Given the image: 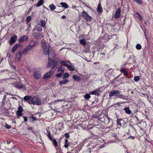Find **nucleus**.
<instances>
[{
    "label": "nucleus",
    "instance_id": "obj_55",
    "mask_svg": "<svg viewBox=\"0 0 153 153\" xmlns=\"http://www.w3.org/2000/svg\"><path fill=\"white\" fill-rule=\"evenodd\" d=\"M23 117L24 120V122H27V117L25 116H23Z\"/></svg>",
    "mask_w": 153,
    "mask_h": 153
},
{
    "label": "nucleus",
    "instance_id": "obj_29",
    "mask_svg": "<svg viewBox=\"0 0 153 153\" xmlns=\"http://www.w3.org/2000/svg\"><path fill=\"white\" fill-rule=\"evenodd\" d=\"M44 2L43 0H39L36 4V7H39L43 4Z\"/></svg>",
    "mask_w": 153,
    "mask_h": 153
},
{
    "label": "nucleus",
    "instance_id": "obj_58",
    "mask_svg": "<svg viewBox=\"0 0 153 153\" xmlns=\"http://www.w3.org/2000/svg\"><path fill=\"white\" fill-rule=\"evenodd\" d=\"M117 104L119 105V104L118 103H117L116 104H113L111 106H114L115 107H116L115 106Z\"/></svg>",
    "mask_w": 153,
    "mask_h": 153
},
{
    "label": "nucleus",
    "instance_id": "obj_52",
    "mask_svg": "<svg viewBox=\"0 0 153 153\" xmlns=\"http://www.w3.org/2000/svg\"><path fill=\"white\" fill-rule=\"evenodd\" d=\"M10 65L11 66V68L13 69H15L16 68V67L15 66L13 65L12 63H9Z\"/></svg>",
    "mask_w": 153,
    "mask_h": 153
},
{
    "label": "nucleus",
    "instance_id": "obj_64",
    "mask_svg": "<svg viewBox=\"0 0 153 153\" xmlns=\"http://www.w3.org/2000/svg\"><path fill=\"white\" fill-rule=\"evenodd\" d=\"M145 37H146V39H147V36L146 35V34H145Z\"/></svg>",
    "mask_w": 153,
    "mask_h": 153
},
{
    "label": "nucleus",
    "instance_id": "obj_3",
    "mask_svg": "<svg viewBox=\"0 0 153 153\" xmlns=\"http://www.w3.org/2000/svg\"><path fill=\"white\" fill-rule=\"evenodd\" d=\"M57 65V63L55 62H53V63L52 64L51 66H52V67L51 71L47 72L43 75V78L44 79H46V78H48L51 75L53 74V71L56 69L55 67Z\"/></svg>",
    "mask_w": 153,
    "mask_h": 153
},
{
    "label": "nucleus",
    "instance_id": "obj_62",
    "mask_svg": "<svg viewBox=\"0 0 153 153\" xmlns=\"http://www.w3.org/2000/svg\"><path fill=\"white\" fill-rule=\"evenodd\" d=\"M16 123V121L15 120H13V121L12 122V123Z\"/></svg>",
    "mask_w": 153,
    "mask_h": 153
},
{
    "label": "nucleus",
    "instance_id": "obj_42",
    "mask_svg": "<svg viewBox=\"0 0 153 153\" xmlns=\"http://www.w3.org/2000/svg\"><path fill=\"white\" fill-rule=\"evenodd\" d=\"M69 76V74L67 73L64 74L63 78V79L68 78Z\"/></svg>",
    "mask_w": 153,
    "mask_h": 153
},
{
    "label": "nucleus",
    "instance_id": "obj_60",
    "mask_svg": "<svg viewBox=\"0 0 153 153\" xmlns=\"http://www.w3.org/2000/svg\"><path fill=\"white\" fill-rule=\"evenodd\" d=\"M65 18L66 16H63L61 17V18L63 19H65Z\"/></svg>",
    "mask_w": 153,
    "mask_h": 153
},
{
    "label": "nucleus",
    "instance_id": "obj_26",
    "mask_svg": "<svg viewBox=\"0 0 153 153\" xmlns=\"http://www.w3.org/2000/svg\"><path fill=\"white\" fill-rule=\"evenodd\" d=\"M49 7L51 11H53L56 9V6L53 4L50 5Z\"/></svg>",
    "mask_w": 153,
    "mask_h": 153
},
{
    "label": "nucleus",
    "instance_id": "obj_34",
    "mask_svg": "<svg viewBox=\"0 0 153 153\" xmlns=\"http://www.w3.org/2000/svg\"><path fill=\"white\" fill-rule=\"evenodd\" d=\"M64 71V68L62 67V65H61L58 68V71L59 72L61 71V72H62L63 73V72Z\"/></svg>",
    "mask_w": 153,
    "mask_h": 153
},
{
    "label": "nucleus",
    "instance_id": "obj_47",
    "mask_svg": "<svg viewBox=\"0 0 153 153\" xmlns=\"http://www.w3.org/2000/svg\"><path fill=\"white\" fill-rule=\"evenodd\" d=\"M63 73L62 72H61L60 73L56 74V76L57 77H60L63 74Z\"/></svg>",
    "mask_w": 153,
    "mask_h": 153
},
{
    "label": "nucleus",
    "instance_id": "obj_59",
    "mask_svg": "<svg viewBox=\"0 0 153 153\" xmlns=\"http://www.w3.org/2000/svg\"><path fill=\"white\" fill-rule=\"evenodd\" d=\"M128 139H131L132 138V139H134V137L132 136H130L128 137Z\"/></svg>",
    "mask_w": 153,
    "mask_h": 153
},
{
    "label": "nucleus",
    "instance_id": "obj_61",
    "mask_svg": "<svg viewBox=\"0 0 153 153\" xmlns=\"http://www.w3.org/2000/svg\"><path fill=\"white\" fill-rule=\"evenodd\" d=\"M6 96L4 95L3 97V100H5V99H6Z\"/></svg>",
    "mask_w": 153,
    "mask_h": 153
},
{
    "label": "nucleus",
    "instance_id": "obj_49",
    "mask_svg": "<svg viewBox=\"0 0 153 153\" xmlns=\"http://www.w3.org/2000/svg\"><path fill=\"white\" fill-rule=\"evenodd\" d=\"M17 111H19V112H22L23 110L22 107L21 106H19L18 110Z\"/></svg>",
    "mask_w": 153,
    "mask_h": 153
},
{
    "label": "nucleus",
    "instance_id": "obj_30",
    "mask_svg": "<svg viewBox=\"0 0 153 153\" xmlns=\"http://www.w3.org/2000/svg\"><path fill=\"white\" fill-rule=\"evenodd\" d=\"M126 113L128 114H130L131 113V111L129 109V108L128 107H126L125 108L123 109Z\"/></svg>",
    "mask_w": 153,
    "mask_h": 153
},
{
    "label": "nucleus",
    "instance_id": "obj_17",
    "mask_svg": "<svg viewBox=\"0 0 153 153\" xmlns=\"http://www.w3.org/2000/svg\"><path fill=\"white\" fill-rule=\"evenodd\" d=\"M46 22L43 19H41L40 22L38 23V25L41 26L42 27H44L45 26Z\"/></svg>",
    "mask_w": 153,
    "mask_h": 153
},
{
    "label": "nucleus",
    "instance_id": "obj_57",
    "mask_svg": "<svg viewBox=\"0 0 153 153\" xmlns=\"http://www.w3.org/2000/svg\"><path fill=\"white\" fill-rule=\"evenodd\" d=\"M121 71L123 72H124L126 70V69L125 68H122L121 69Z\"/></svg>",
    "mask_w": 153,
    "mask_h": 153
},
{
    "label": "nucleus",
    "instance_id": "obj_22",
    "mask_svg": "<svg viewBox=\"0 0 153 153\" xmlns=\"http://www.w3.org/2000/svg\"><path fill=\"white\" fill-rule=\"evenodd\" d=\"M97 11L100 13H102L103 11L101 5L99 3L98 5L97 9Z\"/></svg>",
    "mask_w": 153,
    "mask_h": 153
},
{
    "label": "nucleus",
    "instance_id": "obj_54",
    "mask_svg": "<svg viewBox=\"0 0 153 153\" xmlns=\"http://www.w3.org/2000/svg\"><path fill=\"white\" fill-rule=\"evenodd\" d=\"M65 138H68L69 137V134L68 133H65Z\"/></svg>",
    "mask_w": 153,
    "mask_h": 153
},
{
    "label": "nucleus",
    "instance_id": "obj_4",
    "mask_svg": "<svg viewBox=\"0 0 153 153\" xmlns=\"http://www.w3.org/2000/svg\"><path fill=\"white\" fill-rule=\"evenodd\" d=\"M28 102L30 104H32L39 105L41 104V102L39 98L35 96L32 97L31 101H29Z\"/></svg>",
    "mask_w": 153,
    "mask_h": 153
},
{
    "label": "nucleus",
    "instance_id": "obj_33",
    "mask_svg": "<svg viewBox=\"0 0 153 153\" xmlns=\"http://www.w3.org/2000/svg\"><path fill=\"white\" fill-rule=\"evenodd\" d=\"M67 67L68 68L70 71H73L74 70V68L71 65H70L69 64H68Z\"/></svg>",
    "mask_w": 153,
    "mask_h": 153
},
{
    "label": "nucleus",
    "instance_id": "obj_16",
    "mask_svg": "<svg viewBox=\"0 0 153 153\" xmlns=\"http://www.w3.org/2000/svg\"><path fill=\"white\" fill-rule=\"evenodd\" d=\"M101 92V91L99 90H94L90 93V94L98 96L99 94V93Z\"/></svg>",
    "mask_w": 153,
    "mask_h": 153
},
{
    "label": "nucleus",
    "instance_id": "obj_18",
    "mask_svg": "<svg viewBox=\"0 0 153 153\" xmlns=\"http://www.w3.org/2000/svg\"><path fill=\"white\" fill-rule=\"evenodd\" d=\"M136 19L139 21H141L142 19V18L141 15L139 13L136 12L135 13V15Z\"/></svg>",
    "mask_w": 153,
    "mask_h": 153
},
{
    "label": "nucleus",
    "instance_id": "obj_56",
    "mask_svg": "<svg viewBox=\"0 0 153 153\" xmlns=\"http://www.w3.org/2000/svg\"><path fill=\"white\" fill-rule=\"evenodd\" d=\"M123 73V74L127 76L128 75V73L127 71L126 70L125 72H124Z\"/></svg>",
    "mask_w": 153,
    "mask_h": 153
},
{
    "label": "nucleus",
    "instance_id": "obj_36",
    "mask_svg": "<svg viewBox=\"0 0 153 153\" xmlns=\"http://www.w3.org/2000/svg\"><path fill=\"white\" fill-rule=\"evenodd\" d=\"M69 146V143L67 140H65L64 146L65 148H67Z\"/></svg>",
    "mask_w": 153,
    "mask_h": 153
},
{
    "label": "nucleus",
    "instance_id": "obj_44",
    "mask_svg": "<svg viewBox=\"0 0 153 153\" xmlns=\"http://www.w3.org/2000/svg\"><path fill=\"white\" fill-rule=\"evenodd\" d=\"M57 152L56 153H63L60 148H58L56 149Z\"/></svg>",
    "mask_w": 153,
    "mask_h": 153
},
{
    "label": "nucleus",
    "instance_id": "obj_9",
    "mask_svg": "<svg viewBox=\"0 0 153 153\" xmlns=\"http://www.w3.org/2000/svg\"><path fill=\"white\" fill-rule=\"evenodd\" d=\"M82 16L84 18L86 21H90L91 19V17L85 11L83 10L82 13Z\"/></svg>",
    "mask_w": 153,
    "mask_h": 153
},
{
    "label": "nucleus",
    "instance_id": "obj_25",
    "mask_svg": "<svg viewBox=\"0 0 153 153\" xmlns=\"http://www.w3.org/2000/svg\"><path fill=\"white\" fill-rule=\"evenodd\" d=\"M113 136L114 137H115L116 139V140H113L111 141V143H117L120 141L118 138H117V135L116 134H114V135Z\"/></svg>",
    "mask_w": 153,
    "mask_h": 153
},
{
    "label": "nucleus",
    "instance_id": "obj_21",
    "mask_svg": "<svg viewBox=\"0 0 153 153\" xmlns=\"http://www.w3.org/2000/svg\"><path fill=\"white\" fill-rule=\"evenodd\" d=\"M60 63L61 64V65L62 66H67V65L68 64V63L70 64V62H66L64 60H61L60 62Z\"/></svg>",
    "mask_w": 153,
    "mask_h": 153
},
{
    "label": "nucleus",
    "instance_id": "obj_14",
    "mask_svg": "<svg viewBox=\"0 0 153 153\" xmlns=\"http://www.w3.org/2000/svg\"><path fill=\"white\" fill-rule=\"evenodd\" d=\"M28 37L26 35H24L21 36L19 39V42H23L26 41L27 40Z\"/></svg>",
    "mask_w": 153,
    "mask_h": 153
},
{
    "label": "nucleus",
    "instance_id": "obj_63",
    "mask_svg": "<svg viewBox=\"0 0 153 153\" xmlns=\"http://www.w3.org/2000/svg\"><path fill=\"white\" fill-rule=\"evenodd\" d=\"M76 6H73V7H72V8H76Z\"/></svg>",
    "mask_w": 153,
    "mask_h": 153
},
{
    "label": "nucleus",
    "instance_id": "obj_48",
    "mask_svg": "<svg viewBox=\"0 0 153 153\" xmlns=\"http://www.w3.org/2000/svg\"><path fill=\"white\" fill-rule=\"evenodd\" d=\"M121 119H118L117 120V124L118 125V126H121Z\"/></svg>",
    "mask_w": 153,
    "mask_h": 153
},
{
    "label": "nucleus",
    "instance_id": "obj_41",
    "mask_svg": "<svg viewBox=\"0 0 153 153\" xmlns=\"http://www.w3.org/2000/svg\"><path fill=\"white\" fill-rule=\"evenodd\" d=\"M136 48L138 50H140L142 48V46L140 44H137L136 46Z\"/></svg>",
    "mask_w": 153,
    "mask_h": 153
},
{
    "label": "nucleus",
    "instance_id": "obj_43",
    "mask_svg": "<svg viewBox=\"0 0 153 153\" xmlns=\"http://www.w3.org/2000/svg\"><path fill=\"white\" fill-rule=\"evenodd\" d=\"M134 1L139 4H141L143 3L142 0H134Z\"/></svg>",
    "mask_w": 153,
    "mask_h": 153
},
{
    "label": "nucleus",
    "instance_id": "obj_50",
    "mask_svg": "<svg viewBox=\"0 0 153 153\" xmlns=\"http://www.w3.org/2000/svg\"><path fill=\"white\" fill-rule=\"evenodd\" d=\"M124 97H125V96L124 95H121V94L119 95V94H118L117 97L124 99Z\"/></svg>",
    "mask_w": 153,
    "mask_h": 153
},
{
    "label": "nucleus",
    "instance_id": "obj_39",
    "mask_svg": "<svg viewBox=\"0 0 153 153\" xmlns=\"http://www.w3.org/2000/svg\"><path fill=\"white\" fill-rule=\"evenodd\" d=\"M90 94H86L84 96V98L85 99H88L91 97V96H90Z\"/></svg>",
    "mask_w": 153,
    "mask_h": 153
},
{
    "label": "nucleus",
    "instance_id": "obj_35",
    "mask_svg": "<svg viewBox=\"0 0 153 153\" xmlns=\"http://www.w3.org/2000/svg\"><path fill=\"white\" fill-rule=\"evenodd\" d=\"M17 115V117L19 118L20 116H22L23 114V113L22 112H19V111H17L16 112Z\"/></svg>",
    "mask_w": 153,
    "mask_h": 153
},
{
    "label": "nucleus",
    "instance_id": "obj_8",
    "mask_svg": "<svg viewBox=\"0 0 153 153\" xmlns=\"http://www.w3.org/2000/svg\"><path fill=\"white\" fill-rule=\"evenodd\" d=\"M121 93V91L118 90H113L111 91L109 94V96L111 97L113 96L116 97H117L118 94Z\"/></svg>",
    "mask_w": 153,
    "mask_h": 153
},
{
    "label": "nucleus",
    "instance_id": "obj_53",
    "mask_svg": "<svg viewBox=\"0 0 153 153\" xmlns=\"http://www.w3.org/2000/svg\"><path fill=\"white\" fill-rule=\"evenodd\" d=\"M106 145L105 144H104L102 145V146H100L99 147L100 148H102L105 146Z\"/></svg>",
    "mask_w": 153,
    "mask_h": 153
},
{
    "label": "nucleus",
    "instance_id": "obj_23",
    "mask_svg": "<svg viewBox=\"0 0 153 153\" xmlns=\"http://www.w3.org/2000/svg\"><path fill=\"white\" fill-rule=\"evenodd\" d=\"M73 79L75 81L78 82L80 80V77L76 75H74L73 76Z\"/></svg>",
    "mask_w": 153,
    "mask_h": 153
},
{
    "label": "nucleus",
    "instance_id": "obj_32",
    "mask_svg": "<svg viewBox=\"0 0 153 153\" xmlns=\"http://www.w3.org/2000/svg\"><path fill=\"white\" fill-rule=\"evenodd\" d=\"M60 4L62 6V7H64L65 8H67L68 7V6L65 3L61 2Z\"/></svg>",
    "mask_w": 153,
    "mask_h": 153
},
{
    "label": "nucleus",
    "instance_id": "obj_13",
    "mask_svg": "<svg viewBox=\"0 0 153 153\" xmlns=\"http://www.w3.org/2000/svg\"><path fill=\"white\" fill-rule=\"evenodd\" d=\"M22 53V51H20L16 54L15 59L16 62H19L20 61Z\"/></svg>",
    "mask_w": 153,
    "mask_h": 153
},
{
    "label": "nucleus",
    "instance_id": "obj_12",
    "mask_svg": "<svg viewBox=\"0 0 153 153\" xmlns=\"http://www.w3.org/2000/svg\"><path fill=\"white\" fill-rule=\"evenodd\" d=\"M33 35L34 36L35 39H40L43 36L42 33L37 32H33Z\"/></svg>",
    "mask_w": 153,
    "mask_h": 153
},
{
    "label": "nucleus",
    "instance_id": "obj_10",
    "mask_svg": "<svg viewBox=\"0 0 153 153\" xmlns=\"http://www.w3.org/2000/svg\"><path fill=\"white\" fill-rule=\"evenodd\" d=\"M79 42L82 45L85 46V48H86V52H88L89 51L90 46L88 44H86L84 39L80 40H79Z\"/></svg>",
    "mask_w": 153,
    "mask_h": 153
},
{
    "label": "nucleus",
    "instance_id": "obj_24",
    "mask_svg": "<svg viewBox=\"0 0 153 153\" xmlns=\"http://www.w3.org/2000/svg\"><path fill=\"white\" fill-rule=\"evenodd\" d=\"M68 82V79H65L63 80L60 81L59 82V83L61 85H62L64 84H65Z\"/></svg>",
    "mask_w": 153,
    "mask_h": 153
},
{
    "label": "nucleus",
    "instance_id": "obj_19",
    "mask_svg": "<svg viewBox=\"0 0 153 153\" xmlns=\"http://www.w3.org/2000/svg\"><path fill=\"white\" fill-rule=\"evenodd\" d=\"M20 46V45L19 43H17L15 44L13 46L11 52L12 53L14 52L17 48Z\"/></svg>",
    "mask_w": 153,
    "mask_h": 153
},
{
    "label": "nucleus",
    "instance_id": "obj_28",
    "mask_svg": "<svg viewBox=\"0 0 153 153\" xmlns=\"http://www.w3.org/2000/svg\"><path fill=\"white\" fill-rule=\"evenodd\" d=\"M32 97L31 96H26L24 97L23 99L25 101H27L31 100Z\"/></svg>",
    "mask_w": 153,
    "mask_h": 153
},
{
    "label": "nucleus",
    "instance_id": "obj_40",
    "mask_svg": "<svg viewBox=\"0 0 153 153\" xmlns=\"http://www.w3.org/2000/svg\"><path fill=\"white\" fill-rule=\"evenodd\" d=\"M65 101V99H58L57 100H56L55 101H53L51 103L52 104H53L54 102H63Z\"/></svg>",
    "mask_w": 153,
    "mask_h": 153
},
{
    "label": "nucleus",
    "instance_id": "obj_45",
    "mask_svg": "<svg viewBox=\"0 0 153 153\" xmlns=\"http://www.w3.org/2000/svg\"><path fill=\"white\" fill-rule=\"evenodd\" d=\"M31 19V17L30 16H28L27 18L26 21L27 22H28L30 21Z\"/></svg>",
    "mask_w": 153,
    "mask_h": 153
},
{
    "label": "nucleus",
    "instance_id": "obj_51",
    "mask_svg": "<svg viewBox=\"0 0 153 153\" xmlns=\"http://www.w3.org/2000/svg\"><path fill=\"white\" fill-rule=\"evenodd\" d=\"M5 127L8 129H9L11 128V126L6 123L5 124Z\"/></svg>",
    "mask_w": 153,
    "mask_h": 153
},
{
    "label": "nucleus",
    "instance_id": "obj_15",
    "mask_svg": "<svg viewBox=\"0 0 153 153\" xmlns=\"http://www.w3.org/2000/svg\"><path fill=\"white\" fill-rule=\"evenodd\" d=\"M17 36L16 35H15L11 37L10 41V43L11 45H12L15 42L17 39Z\"/></svg>",
    "mask_w": 153,
    "mask_h": 153
},
{
    "label": "nucleus",
    "instance_id": "obj_20",
    "mask_svg": "<svg viewBox=\"0 0 153 153\" xmlns=\"http://www.w3.org/2000/svg\"><path fill=\"white\" fill-rule=\"evenodd\" d=\"M120 9H118L116 11L115 15V18H118L120 16Z\"/></svg>",
    "mask_w": 153,
    "mask_h": 153
},
{
    "label": "nucleus",
    "instance_id": "obj_46",
    "mask_svg": "<svg viewBox=\"0 0 153 153\" xmlns=\"http://www.w3.org/2000/svg\"><path fill=\"white\" fill-rule=\"evenodd\" d=\"M140 79L139 76H134V81L137 82Z\"/></svg>",
    "mask_w": 153,
    "mask_h": 153
},
{
    "label": "nucleus",
    "instance_id": "obj_31",
    "mask_svg": "<svg viewBox=\"0 0 153 153\" xmlns=\"http://www.w3.org/2000/svg\"><path fill=\"white\" fill-rule=\"evenodd\" d=\"M46 134L48 137L51 140H52V138L51 137V134L50 131L47 130Z\"/></svg>",
    "mask_w": 153,
    "mask_h": 153
},
{
    "label": "nucleus",
    "instance_id": "obj_6",
    "mask_svg": "<svg viewBox=\"0 0 153 153\" xmlns=\"http://www.w3.org/2000/svg\"><path fill=\"white\" fill-rule=\"evenodd\" d=\"M12 85L14 87L19 89H22L23 90L25 89V85L22 84L20 81L12 83Z\"/></svg>",
    "mask_w": 153,
    "mask_h": 153
},
{
    "label": "nucleus",
    "instance_id": "obj_2",
    "mask_svg": "<svg viewBox=\"0 0 153 153\" xmlns=\"http://www.w3.org/2000/svg\"><path fill=\"white\" fill-rule=\"evenodd\" d=\"M38 42L37 41L33 40L31 41L22 51V54H24L28 51L35 47L38 44Z\"/></svg>",
    "mask_w": 153,
    "mask_h": 153
},
{
    "label": "nucleus",
    "instance_id": "obj_38",
    "mask_svg": "<svg viewBox=\"0 0 153 153\" xmlns=\"http://www.w3.org/2000/svg\"><path fill=\"white\" fill-rule=\"evenodd\" d=\"M51 141L53 142V144L54 146L55 147H56L57 145V142L56 141V140L55 139H53V140L52 139V140H51Z\"/></svg>",
    "mask_w": 153,
    "mask_h": 153
},
{
    "label": "nucleus",
    "instance_id": "obj_37",
    "mask_svg": "<svg viewBox=\"0 0 153 153\" xmlns=\"http://www.w3.org/2000/svg\"><path fill=\"white\" fill-rule=\"evenodd\" d=\"M29 119L30 121L32 122L33 121L36 120V118L33 116L29 117Z\"/></svg>",
    "mask_w": 153,
    "mask_h": 153
},
{
    "label": "nucleus",
    "instance_id": "obj_7",
    "mask_svg": "<svg viewBox=\"0 0 153 153\" xmlns=\"http://www.w3.org/2000/svg\"><path fill=\"white\" fill-rule=\"evenodd\" d=\"M33 71L34 72L33 76L35 79H39L42 76L40 72L39 71L36 70L35 68H34L33 69Z\"/></svg>",
    "mask_w": 153,
    "mask_h": 153
},
{
    "label": "nucleus",
    "instance_id": "obj_27",
    "mask_svg": "<svg viewBox=\"0 0 153 153\" xmlns=\"http://www.w3.org/2000/svg\"><path fill=\"white\" fill-rule=\"evenodd\" d=\"M42 30V27L38 26H36L34 28L33 30H36L38 31H41Z\"/></svg>",
    "mask_w": 153,
    "mask_h": 153
},
{
    "label": "nucleus",
    "instance_id": "obj_11",
    "mask_svg": "<svg viewBox=\"0 0 153 153\" xmlns=\"http://www.w3.org/2000/svg\"><path fill=\"white\" fill-rule=\"evenodd\" d=\"M92 137H93L94 138L97 140H98L97 141V142H96L97 144L95 145L96 146L99 145L101 143H102L104 142V140L102 138H100L98 136L93 134H92Z\"/></svg>",
    "mask_w": 153,
    "mask_h": 153
},
{
    "label": "nucleus",
    "instance_id": "obj_1",
    "mask_svg": "<svg viewBox=\"0 0 153 153\" xmlns=\"http://www.w3.org/2000/svg\"><path fill=\"white\" fill-rule=\"evenodd\" d=\"M42 47L44 48V53L45 55H48V62L47 65V67L48 68L51 66L52 64L54 62V59L55 58V54L53 50L51 51L48 46L45 45H42Z\"/></svg>",
    "mask_w": 153,
    "mask_h": 153
},
{
    "label": "nucleus",
    "instance_id": "obj_5",
    "mask_svg": "<svg viewBox=\"0 0 153 153\" xmlns=\"http://www.w3.org/2000/svg\"><path fill=\"white\" fill-rule=\"evenodd\" d=\"M102 114L103 115L102 117H99V120L101 122L104 123V124L105 125H108L110 121L111 120H112L108 116L104 115L103 114Z\"/></svg>",
    "mask_w": 153,
    "mask_h": 153
}]
</instances>
